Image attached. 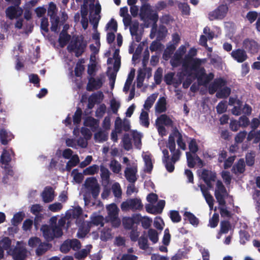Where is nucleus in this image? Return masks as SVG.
<instances>
[{"label":"nucleus","mask_w":260,"mask_h":260,"mask_svg":"<svg viewBox=\"0 0 260 260\" xmlns=\"http://www.w3.org/2000/svg\"><path fill=\"white\" fill-rule=\"evenodd\" d=\"M214 195L219 205L221 206L219 207L221 216L222 217L231 218L232 214L225 207V198L228 195V193L226 188L220 180H217L216 182V188L215 190Z\"/></svg>","instance_id":"nucleus-1"},{"label":"nucleus","mask_w":260,"mask_h":260,"mask_svg":"<svg viewBox=\"0 0 260 260\" xmlns=\"http://www.w3.org/2000/svg\"><path fill=\"white\" fill-rule=\"evenodd\" d=\"M197 54V49L194 48H191L183 59L182 62L183 70L188 76L192 75V70H197L201 65V60L200 58L193 57L196 56Z\"/></svg>","instance_id":"nucleus-2"},{"label":"nucleus","mask_w":260,"mask_h":260,"mask_svg":"<svg viewBox=\"0 0 260 260\" xmlns=\"http://www.w3.org/2000/svg\"><path fill=\"white\" fill-rule=\"evenodd\" d=\"M87 43L82 36H77L72 40L67 49L70 52H74L77 57L81 56L85 52Z\"/></svg>","instance_id":"nucleus-3"},{"label":"nucleus","mask_w":260,"mask_h":260,"mask_svg":"<svg viewBox=\"0 0 260 260\" xmlns=\"http://www.w3.org/2000/svg\"><path fill=\"white\" fill-rule=\"evenodd\" d=\"M41 231L47 242L52 241L55 238L60 237L63 234L61 228L56 224L43 225L41 228Z\"/></svg>","instance_id":"nucleus-4"},{"label":"nucleus","mask_w":260,"mask_h":260,"mask_svg":"<svg viewBox=\"0 0 260 260\" xmlns=\"http://www.w3.org/2000/svg\"><path fill=\"white\" fill-rule=\"evenodd\" d=\"M14 154L12 149L8 150L4 149L1 156L0 163L2 164V167L5 169L7 174L10 176H13L14 174L10 163L12 160V155Z\"/></svg>","instance_id":"nucleus-5"},{"label":"nucleus","mask_w":260,"mask_h":260,"mask_svg":"<svg viewBox=\"0 0 260 260\" xmlns=\"http://www.w3.org/2000/svg\"><path fill=\"white\" fill-rule=\"evenodd\" d=\"M193 71L195 72L194 79H197L199 85H207L214 77V74L213 73L207 74L205 68L201 66L197 70H192Z\"/></svg>","instance_id":"nucleus-6"},{"label":"nucleus","mask_w":260,"mask_h":260,"mask_svg":"<svg viewBox=\"0 0 260 260\" xmlns=\"http://www.w3.org/2000/svg\"><path fill=\"white\" fill-rule=\"evenodd\" d=\"M108 211V221H110L113 226L118 228L121 223L120 219L118 217L119 210L115 203L109 205L107 207Z\"/></svg>","instance_id":"nucleus-7"},{"label":"nucleus","mask_w":260,"mask_h":260,"mask_svg":"<svg viewBox=\"0 0 260 260\" xmlns=\"http://www.w3.org/2000/svg\"><path fill=\"white\" fill-rule=\"evenodd\" d=\"M228 7L226 5L222 4L219 5L216 9L209 14V19L212 21L215 19H222L227 14Z\"/></svg>","instance_id":"nucleus-8"},{"label":"nucleus","mask_w":260,"mask_h":260,"mask_svg":"<svg viewBox=\"0 0 260 260\" xmlns=\"http://www.w3.org/2000/svg\"><path fill=\"white\" fill-rule=\"evenodd\" d=\"M242 48L249 53L255 54L258 52L260 45L255 40L247 38L243 41Z\"/></svg>","instance_id":"nucleus-9"},{"label":"nucleus","mask_w":260,"mask_h":260,"mask_svg":"<svg viewBox=\"0 0 260 260\" xmlns=\"http://www.w3.org/2000/svg\"><path fill=\"white\" fill-rule=\"evenodd\" d=\"M201 178L207 185L208 188L213 187L212 182H214L216 179L215 172L207 169H203L201 174Z\"/></svg>","instance_id":"nucleus-10"},{"label":"nucleus","mask_w":260,"mask_h":260,"mask_svg":"<svg viewBox=\"0 0 260 260\" xmlns=\"http://www.w3.org/2000/svg\"><path fill=\"white\" fill-rule=\"evenodd\" d=\"M23 12L21 7H16L13 6H9L5 11L6 16L9 19L12 20L20 17Z\"/></svg>","instance_id":"nucleus-11"},{"label":"nucleus","mask_w":260,"mask_h":260,"mask_svg":"<svg viewBox=\"0 0 260 260\" xmlns=\"http://www.w3.org/2000/svg\"><path fill=\"white\" fill-rule=\"evenodd\" d=\"M227 84V81L223 78L220 77L215 79L208 87V92L210 94H213L218 89H220L222 87Z\"/></svg>","instance_id":"nucleus-12"},{"label":"nucleus","mask_w":260,"mask_h":260,"mask_svg":"<svg viewBox=\"0 0 260 260\" xmlns=\"http://www.w3.org/2000/svg\"><path fill=\"white\" fill-rule=\"evenodd\" d=\"M232 58L239 63H242L246 60L248 57L246 51L243 48L234 49L231 53Z\"/></svg>","instance_id":"nucleus-13"},{"label":"nucleus","mask_w":260,"mask_h":260,"mask_svg":"<svg viewBox=\"0 0 260 260\" xmlns=\"http://www.w3.org/2000/svg\"><path fill=\"white\" fill-rule=\"evenodd\" d=\"M88 82L86 86V90L88 91H92L101 88L103 84L101 78H94L93 77L88 78Z\"/></svg>","instance_id":"nucleus-14"},{"label":"nucleus","mask_w":260,"mask_h":260,"mask_svg":"<svg viewBox=\"0 0 260 260\" xmlns=\"http://www.w3.org/2000/svg\"><path fill=\"white\" fill-rule=\"evenodd\" d=\"M11 255L14 260H24L27 256V250L23 247L16 246L12 251Z\"/></svg>","instance_id":"nucleus-15"},{"label":"nucleus","mask_w":260,"mask_h":260,"mask_svg":"<svg viewBox=\"0 0 260 260\" xmlns=\"http://www.w3.org/2000/svg\"><path fill=\"white\" fill-rule=\"evenodd\" d=\"M43 201L45 203L51 202L54 199V191L51 186H46L42 192Z\"/></svg>","instance_id":"nucleus-16"},{"label":"nucleus","mask_w":260,"mask_h":260,"mask_svg":"<svg viewBox=\"0 0 260 260\" xmlns=\"http://www.w3.org/2000/svg\"><path fill=\"white\" fill-rule=\"evenodd\" d=\"M137 167L126 168L124 171V175L127 180L131 183H134L137 181L136 174Z\"/></svg>","instance_id":"nucleus-17"},{"label":"nucleus","mask_w":260,"mask_h":260,"mask_svg":"<svg viewBox=\"0 0 260 260\" xmlns=\"http://www.w3.org/2000/svg\"><path fill=\"white\" fill-rule=\"evenodd\" d=\"M162 124L166 126H173V120L166 114L160 115L155 121V124Z\"/></svg>","instance_id":"nucleus-18"},{"label":"nucleus","mask_w":260,"mask_h":260,"mask_svg":"<svg viewBox=\"0 0 260 260\" xmlns=\"http://www.w3.org/2000/svg\"><path fill=\"white\" fill-rule=\"evenodd\" d=\"M104 95L102 92L100 91L99 93H92L88 98L87 107L89 109L93 108L94 105L98 102V100H102Z\"/></svg>","instance_id":"nucleus-19"},{"label":"nucleus","mask_w":260,"mask_h":260,"mask_svg":"<svg viewBox=\"0 0 260 260\" xmlns=\"http://www.w3.org/2000/svg\"><path fill=\"white\" fill-rule=\"evenodd\" d=\"M232 171L235 174L243 173L245 171V163L244 159H239L233 166Z\"/></svg>","instance_id":"nucleus-20"},{"label":"nucleus","mask_w":260,"mask_h":260,"mask_svg":"<svg viewBox=\"0 0 260 260\" xmlns=\"http://www.w3.org/2000/svg\"><path fill=\"white\" fill-rule=\"evenodd\" d=\"M71 39V36L68 34L67 31L63 29L60 32L58 38V43L61 47H64Z\"/></svg>","instance_id":"nucleus-21"},{"label":"nucleus","mask_w":260,"mask_h":260,"mask_svg":"<svg viewBox=\"0 0 260 260\" xmlns=\"http://www.w3.org/2000/svg\"><path fill=\"white\" fill-rule=\"evenodd\" d=\"M100 171L102 183L105 185H107L110 182V172L107 168L103 166H101Z\"/></svg>","instance_id":"nucleus-22"},{"label":"nucleus","mask_w":260,"mask_h":260,"mask_svg":"<svg viewBox=\"0 0 260 260\" xmlns=\"http://www.w3.org/2000/svg\"><path fill=\"white\" fill-rule=\"evenodd\" d=\"M183 216L185 217L184 220H187L193 226H197L199 225V220L193 213L185 211Z\"/></svg>","instance_id":"nucleus-23"},{"label":"nucleus","mask_w":260,"mask_h":260,"mask_svg":"<svg viewBox=\"0 0 260 260\" xmlns=\"http://www.w3.org/2000/svg\"><path fill=\"white\" fill-rule=\"evenodd\" d=\"M155 110L158 113H161L166 111V100L164 97L159 98L157 102L155 105Z\"/></svg>","instance_id":"nucleus-24"},{"label":"nucleus","mask_w":260,"mask_h":260,"mask_svg":"<svg viewBox=\"0 0 260 260\" xmlns=\"http://www.w3.org/2000/svg\"><path fill=\"white\" fill-rule=\"evenodd\" d=\"M151 12L149 4L142 3L140 10V16L142 20H145L149 13Z\"/></svg>","instance_id":"nucleus-25"},{"label":"nucleus","mask_w":260,"mask_h":260,"mask_svg":"<svg viewBox=\"0 0 260 260\" xmlns=\"http://www.w3.org/2000/svg\"><path fill=\"white\" fill-rule=\"evenodd\" d=\"M231 93V89L226 85L222 87L216 93V96L218 99H226Z\"/></svg>","instance_id":"nucleus-26"},{"label":"nucleus","mask_w":260,"mask_h":260,"mask_svg":"<svg viewBox=\"0 0 260 260\" xmlns=\"http://www.w3.org/2000/svg\"><path fill=\"white\" fill-rule=\"evenodd\" d=\"M92 247V246L91 245H88L87 246L86 249H82L81 250L75 252L74 254L75 257L78 259L85 258L90 252V249Z\"/></svg>","instance_id":"nucleus-27"},{"label":"nucleus","mask_w":260,"mask_h":260,"mask_svg":"<svg viewBox=\"0 0 260 260\" xmlns=\"http://www.w3.org/2000/svg\"><path fill=\"white\" fill-rule=\"evenodd\" d=\"M51 244L48 243L41 242L36 250V254L38 256L42 255L50 248H51Z\"/></svg>","instance_id":"nucleus-28"},{"label":"nucleus","mask_w":260,"mask_h":260,"mask_svg":"<svg viewBox=\"0 0 260 260\" xmlns=\"http://www.w3.org/2000/svg\"><path fill=\"white\" fill-rule=\"evenodd\" d=\"M79 161L80 160L78 156L77 155H73L71 158L70 160L67 162L66 170L68 172H70L72 168L76 166L79 164Z\"/></svg>","instance_id":"nucleus-29"},{"label":"nucleus","mask_w":260,"mask_h":260,"mask_svg":"<svg viewBox=\"0 0 260 260\" xmlns=\"http://www.w3.org/2000/svg\"><path fill=\"white\" fill-rule=\"evenodd\" d=\"M135 70L134 69H132L128 75V77L126 80V82L125 83L124 87H123V91L124 92H127L130 88V86L132 83V81L135 77Z\"/></svg>","instance_id":"nucleus-30"},{"label":"nucleus","mask_w":260,"mask_h":260,"mask_svg":"<svg viewBox=\"0 0 260 260\" xmlns=\"http://www.w3.org/2000/svg\"><path fill=\"white\" fill-rule=\"evenodd\" d=\"M157 93H153L147 98L144 104V108L146 110H149L151 108L157 97Z\"/></svg>","instance_id":"nucleus-31"},{"label":"nucleus","mask_w":260,"mask_h":260,"mask_svg":"<svg viewBox=\"0 0 260 260\" xmlns=\"http://www.w3.org/2000/svg\"><path fill=\"white\" fill-rule=\"evenodd\" d=\"M122 142L123 147L125 150L128 151L132 148L131 139L128 134L125 133L123 135Z\"/></svg>","instance_id":"nucleus-32"},{"label":"nucleus","mask_w":260,"mask_h":260,"mask_svg":"<svg viewBox=\"0 0 260 260\" xmlns=\"http://www.w3.org/2000/svg\"><path fill=\"white\" fill-rule=\"evenodd\" d=\"M122 224L124 229L130 230L136 228L133 219L130 217H125L122 219Z\"/></svg>","instance_id":"nucleus-33"},{"label":"nucleus","mask_w":260,"mask_h":260,"mask_svg":"<svg viewBox=\"0 0 260 260\" xmlns=\"http://www.w3.org/2000/svg\"><path fill=\"white\" fill-rule=\"evenodd\" d=\"M176 48V47L174 44H171L168 46L163 53L162 58L165 60H168L174 53Z\"/></svg>","instance_id":"nucleus-34"},{"label":"nucleus","mask_w":260,"mask_h":260,"mask_svg":"<svg viewBox=\"0 0 260 260\" xmlns=\"http://www.w3.org/2000/svg\"><path fill=\"white\" fill-rule=\"evenodd\" d=\"M140 121L141 124L148 128L149 126V115L147 112L142 110L140 116Z\"/></svg>","instance_id":"nucleus-35"},{"label":"nucleus","mask_w":260,"mask_h":260,"mask_svg":"<svg viewBox=\"0 0 260 260\" xmlns=\"http://www.w3.org/2000/svg\"><path fill=\"white\" fill-rule=\"evenodd\" d=\"M130 201L131 209L132 210H141L143 208V204L140 199L137 198L131 199Z\"/></svg>","instance_id":"nucleus-36"},{"label":"nucleus","mask_w":260,"mask_h":260,"mask_svg":"<svg viewBox=\"0 0 260 260\" xmlns=\"http://www.w3.org/2000/svg\"><path fill=\"white\" fill-rule=\"evenodd\" d=\"M143 158L145 166V171L148 173H150L153 169V167L151 156L149 155H145Z\"/></svg>","instance_id":"nucleus-37"},{"label":"nucleus","mask_w":260,"mask_h":260,"mask_svg":"<svg viewBox=\"0 0 260 260\" xmlns=\"http://www.w3.org/2000/svg\"><path fill=\"white\" fill-rule=\"evenodd\" d=\"M94 137L95 140L99 142L106 141L108 139V133L103 131H100L96 133Z\"/></svg>","instance_id":"nucleus-38"},{"label":"nucleus","mask_w":260,"mask_h":260,"mask_svg":"<svg viewBox=\"0 0 260 260\" xmlns=\"http://www.w3.org/2000/svg\"><path fill=\"white\" fill-rule=\"evenodd\" d=\"M57 12L56 5L52 2L49 3L47 10L48 15L50 16V19H53L56 15Z\"/></svg>","instance_id":"nucleus-39"},{"label":"nucleus","mask_w":260,"mask_h":260,"mask_svg":"<svg viewBox=\"0 0 260 260\" xmlns=\"http://www.w3.org/2000/svg\"><path fill=\"white\" fill-rule=\"evenodd\" d=\"M82 115V109L78 107H77L76 111H75L73 116V121L74 124H78L81 121Z\"/></svg>","instance_id":"nucleus-40"},{"label":"nucleus","mask_w":260,"mask_h":260,"mask_svg":"<svg viewBox=\"0 0 260 260\" xmlns=\"http://www.w3.org/2000/svg\"><path fill=\"white\" fill-rule=\"evenodd\" d=\"M220 234H226L229 232L231 228V223L229 220H222L220 224Z\"/></svg>","instance_id":"nucleus-41"},{"label":"nucleus","mask_w":260,"mask_h":260,"mask_svg":"<svg viewBox=\"0 0 260 260\" xmlns=\"http://www.w3.org/2000/svg\"><path fill=\"white\" fill-rule=\"evenodd\" d=\"M99 167L97 165H93L86 168L83 170V174L84 175H93L98 172Z\"/></svg>","instance_id":"nucleus-42"},{"label":"nucleus","mask_w":260,"mask_h":260,"mask_svg":"<svg viewBox=\"0 0 260 260\" xmlns=\"http://www.w3.org/2000/svg\"><path fill=\"white\" fill-rule=\"evenodd\" d=\"M148 236L150 240L154 244L158 240V236L157 231L153 229H149L148 231Z\"/></svg>","instance_id":"nucleus-43"},{"label":"nucleus","mask_w":260,"mask_h":260,"mask_svg":"<svg viewBox=\"0 0 260 260\" xmlns=\"http://www.w3.org/2000/svg\"><path fill=\"white\" fill-rule=\"evenodd\" d=\"M163 70L161 68L159 67L157 69L154 73V80L155 83L157 85H159L162 81Z\"/></svg>","instance_id":"nucleus-44"},{"label":"nucleus","mask_w":260,"mask_h":260,"mask_svg":"<svg viewBox=\"0 0 260 260\" xmlns=\"http://www.w3.org/2000/svg\"><path fill=\"white\" fill-rule=\"evenodd\" d=\"M112 190L114 196L117 198H120L122 194V190L119 183L115 182L112 185Z\"/></svg>","instance_id":"nucleus-45"},{"label":"nucleus","mask_w":260,"mask_h":260,"mask_svg":"<svg viewBox=\"0 0 260 260\" xmlns=\"http://www.w3.org/2000/svg\"><path fill=\"white\" fill-rule=\"evenodd\" d=\"M139 248L144 250L148 248V239L146 237L141 236L138 240Z\"/></svg>","instance_id":"nucleus-46"},{"label":"nucleus","mask_w":260,"mask_h":260,"mask_svg":"<svg viewBox=\"0 0 260 260\" xmlns=\"http://www.w3.org/2000/svg\"><path fill=\"white\" fill-rule=\"evenodd\" d=\"M12 244L11 240L8 237L3 238L0 241V245L1 247L4 248L5 250H8L10 249Z\"/></svg>","instance_id":"nucleus-47"},{"label":"nucleus","mask_w":260,"mask_h":260,"mask_svg":"<svg viewBox=\"0 0 260 260\" xmlns=\"http://www.w3.org/2000/svg\"><path fill=\"white\" fill-rule=\"evenodd\" d=\"M98 184L96 179L94 177L87 178L85 181L84 185L86 188L89 189Z\"/></svg>","instance_id":"nucleus-48"},{"label":"nucleus","mask_w":260,"mask_h":260,"mask_svg":"<svg viewBox=\"0 0 260 260\" xmlns=\"http://www.w3.org/2000/svg\"><path fill=\"white\" fill-rule=\"evenodd\" d=\"M98 120L92 117H87L84 121V125L87 127H94L97 125Z\"/></svg>","instance_id":"nucleus-49"},{"label":"nucleus","mask_w":260,"mask_h":260,"mask_svg":"<svg viewBox=\"0 0 260 260\" xmlns=\"http://www.w3.org/2000/svg\"><path fill=\"white\" fill-rule=\"evenodd\" d=\"M24 214L22 212H18L14 214L13 218L12 220V224L14 225H17L21 222L23 219Z\"/></svg>","instance_id":"nucleus-50"},{"label":"nucleus","mask_w":260,"mask_h":260,"mask_svg":"<svg viewBox=\"0 0 260 260\" xmlns=\"http://www.w3.org/2000/svg\"><path fill=\"white\" fill-rule=\"evenodd\" d=\"M219 222V214L217 213H214L212 217L210 218L209 221V226L212 228H216Z\"/></svg>","instance_id":"nucleus-51"},{"label":"nucleus","mask_w":260,"mask_h":260,"mask_svg":"<svg viewBox=\"0 0 260 260\" xmlns=\"http://www.w3.org/2000/svg\"><path fill=\"white\" fill-rule=\"evenodd\" d=\"M133 137L135 147L140 149L142 145L141 135L139 133L134 134Z\"/></svg>","instance_id":"nucleus-52"},{"label":"nucleus","mask_w":260,"mask_h":260,"mask_svg":"<svg viewBox=\"0 0 260 260\" xmlns=\"http://www.w3.org/2000/svg\"><path fill=\"white\" fill-rule=\"evenodd\" d=\"M110 166L112 171L115 173H119L121 171V165L115 159L111 161Z\"/></svg>","instance_id":"nucleus-53"},{"label":"nucleus","mask_w":260,"mask_h":260,"mask_svg":"<svg viewBox=\"0 0 260 260\" xmlns=\"http://www.w3.org/2000/svg\"><path fill=\"white\" fill-rule=\"evenodd\" d=\"M186 49L185 46L181 45L174 54V58L176 60H180L182 55L186 52Z\"/></svg>","instance_id":"nucleus-54"},{"label":"nucleus","mask_w":260,"mask_h":260,"mask_svg":"<svg viewBox=\"0 0 260 260\" xmlns=\"http://www.w3.org/2000/svg\"><path fill=\"white\" fill-rule=\"evenodd\" d=\"M179 9L181 11L182 14L188 15L190 13V7L187 3H180L178 5Z\"/></svg>","instance_id":"nucleus-55"},{"label":"nucleus","mask_w":260,"mask_h":260,"mask_svg":"<svg viewBox=\"0 0 260 260\" xmlns=\"http://www.w3.org/2000/svg\"><path fill=\"white\" fill-rule=\"evenodd\" d=\"M49 22L48 19L46 17H43L41 19L40 28L41 29L44 31L46 33L49 32Z\"/></svg>","instance_id":"nucleus-56"},{"label":"nucleus","mask_w":260,"mask_h":260,"mask_svg":"<svg viewBox=\"0 0 260 260\" xmlns=\"http://www.w3.org/2000/svg\"><path fill=\"white\" fill-rule=\"evenodd\" d=\"M186 155L188 167L190 168H194L196 164L194 157L189 152H186Z\"/></svg>","instance_id":"nucleus-57"},{"label":"nucleus","mask_w":260,"mask_h":260,"mask_svg":"<svg viewBox=\"0 0 260 260\" xmlns=\"http://www.w3.org/2000/svg\"><path fill=\"white\" fill-rule=\"evenodd\" d=\"M145 77V73L141 71H139L137 77V86L138 88H141L142 86Z\"/></svg>","instance_id":"nucleus-58"},{"label":"nucleus","mask_w":260,"mask_h":260,"mask_svg":"<svg viewBox=\"0 0 260 260\" xmlns=\"http://www.w3.org/2000/svg\"><path fill=\"white\" fill-rule=\"evenodd\" d=\"M170 217L173 222H179L181 220V217L178 211H171Z\"/></svg>","instance_id":"nucleus-59"},{"label":"nucleus","mask_w":260,"mask_h":260,"mask_svg":"<svg viewBox=\"0 0 260 260\" xmlns=\"http://www.w3.org/2000/svg\"><path fill=\"white\" fill-rule=\"evenodd\" d=\"M227 105L225 101L220 102L216 106V111L218 114H222L226 112Z\"/></svg>","instance_id":"nucleus-60"},{"label":"nucleus","mask_w":260,"mask_h":260,"mask_svg":"<svg viewBox=\"0 0 260 260\" xmlns=\"http://www.w3.org/2000/svg\"><path fill=\"white\" fill-rule=\"evenodd\" d=\"M247 132L245 131H241L238 133L235 137V141L236 143H241L243 142L246 136Z\"/></svg>","instance_id":"nucleus-61"},{"label":"nucleus","mask_w":260,"mask_h":260,"mask_svg":"<svg viewBox=\"0 0 260 260\" xmlns=\"http://www.w3.org/2000/svg\"><path fill=\"white\" fill-rule=\"evenodd\" d=\"M189 149L192 153H196L199 150L198 145L195 139H191L188 145Z\"/></svg>","instance_id":"nucleus-62"},{"label":"nucleus","mask_w":260,"mask_h":260,"mask_svg":"<svg viewBox=\"0 0 260 260\" xmlns=\"http://www.w3.org/2000/svg\"><path fill=\"white\" fill-rule=\"evenodd\" d=\"M106 27L109 30H112L113 32L117 31V21L113 18H112L107 24Z\"/></svg>","instance_id":"nucleus-63"},{"label":"nucleus","mask_w":260,"mask_h":260,"mask_svg":"<svg viewBox=\"0 0 260 260\" xmlns=\"http://www.w3.org/2000/svg\"><path fill=\"white\" fill-rule=\"evenodd\" d=\"M162 162L164 164L168 172L169 173H172L174 171V164L175 163H174L170 159L166 160V161H164Z\"/></svg>","instance_id":"nucleus-64"}]
</instances>
